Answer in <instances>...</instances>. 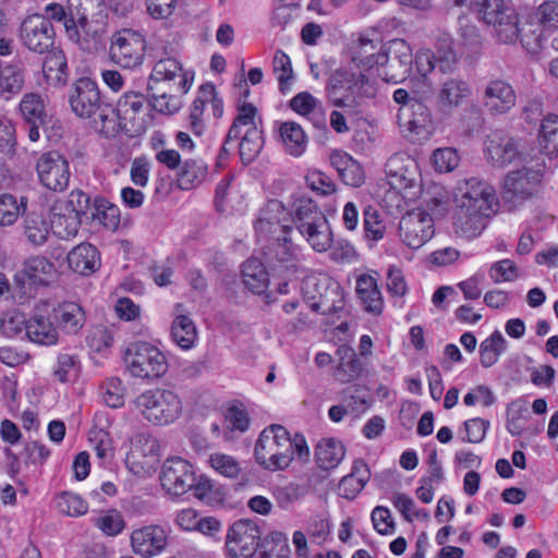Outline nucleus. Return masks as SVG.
Wrapping results in <instances>:
<instances>
[{"label": "nucleus", "mask_w": 558, "mask_h": 558, "mask_svg": "<svg viewBox=\"0 0 558 558\" xmlns=\"http://www.w3.org/2000/svg\"><path fill=\"white\" fill-rule=\"evenodd\" d=\"M454 201L458 207L456 226L468 238L481 234L499 208L495 189L475 177L458 182Z\"/></svg>", "instance_id": "nucleus-1"}, {"label": "nucleus", "mask_w": 558, "mask_h": 558, "mask_svg": "<svg viewBox=\"0 0 558 558\" xmlns=\"http://www.w3.org/2000/svg\"><path fill=\"white\" fill-rule=\"evenodd\" d=\"M256 462L268 471L287 469L296 457L301 461L310 460V448L303 435L290 433L281 425H271L263 429L254 449Z\"/></svg>", "instance_id": "nucleus-2"}, {"label": "nucleus", "mask_w": 558, "mask_h": 558, "mask_svg": "<svg viewBox=\"0 0 558 558\" xmlns=\"http://www.w3.org/2000/svg\"><path fill=\"white\" fill-rule=\"evenodd\" d=\"M326 95L333 107L341 108L348 116H354L359 112L362 99L375 95V88L366 73L342 68L329 77Z\"/></svg>", "instance_id": "nucleus-3"}, {"label": "nucleus", "mask_w": 558, "mask_h": 558, "mask_svg": "<svg viewBox=\"0 0 558 558\" xmlns=\"http://www.w3.org/2000/svg\"><path fill=\"white\" fill-rule=\"evenodd\" d=\"M71 3L83 50L97 49L108 32V8L105 0H68Z\"/></svg>", "instance_id": "nucleus-4"}, {"label": "nucleus", "mask_w": 558, "mask_h": 558, "mask_svg": "<svg viewBox=\"0 0 558 558\" xmlns=\"http://www.w3.org/2000/svg\"><path fill=\"white\" fill-rule=\"evenodd\" d=\"M478 19L493 28L501 44H515L520 37V15L511 0H474Z\"/></svg>", "instance_id": "nucleus-5"}, {"label": "nucleus", "mask_w": 558, "mask_h": 558, "mask_svg": "<svg viewBox=\"0 0 558 558\" xmlns=\"http://www.w3.org/2000/svg\"><path fill=\"white\" fill-rule=\"evenodd\" d=\"M134 404L145 420L159 426L173 423L182 413L181 399L169 389L146 390L135 399Z\"/></svg>", "instance_id": "nucleus-6"}, {"label": "nucleus", "mask_w": 558, "mask_h": 558, "mask_svg": "<svg viewBox=\"0 0 558 558\" xmlns=\"http://www.w3.org/2000/svg\"><path fill=\"white\" fill-rule=\"evenodd\" d=\"M126 369L135 378L158 379L168 372V360L163 352L149 342L129 344L123 354Z\"/></svg>", "instance_id": "nucleus-7"}, {"label": "nucleus", "mask_w": 558, "mask_h": 558, "mask_svg": "<svg viewBox=\"0 0 558 558\" xmlns=\"http://www.w3.org/2000/svg\"><path fill=\"white\" fill-rule=\"evenodd\" d=\"M69 104L80 118L98 116L107 119L110 106L102 99L97 83L89 77L77 78L69 89Z\"/></svg>", "instance_id": "nucleus-8"}, {"label": "nucleus", "mask_w": 558, "mask_h": 558, "mask_svg": "<svg viewBox=\"0 0 558 558\" xmlns=\"http://www.w3.org/2000/svg\"><path fill=\"white\" fill-rule=\"evenodd\" d=\"M484 155L487 162L495 168L525 161L520 142L501 130H495L486 136Z\"/></svg>", "instance_id": "nucleus-9"}, {"label": "nucleus", "mask_w": 558, "mask_h": 558, "mask_svg": "<svg viewBox=\"0 0 558 558\" xmlns=\"http://www.w3.org/2000/svg\"><path fill=\"white\" fill-rule=\"evenodd\" d=\"M375 64L387 65L388 71L385 73V80L397 84L402 82L411 72L413 65V53L410 45L400 38L392 39L388 43L383 53H378Z\"/></svg>", "instance_id": "nucleus-10"}, {"label": "nucleus", "mask_w": 558, "mask_h": 558, "mask_svg": "<svg viewBox=\"0 0 558 558\" xmlns=\"http://www.w3.org/2000/svg\"><path fill=\"white\" fill-rule=\"evenodd\" d=\"M39 182L53 192H63L70 182V166L66 158L57 150L41 154L36 161Z\"/></svg>", "instance_id": "nucleus-11"}, {"label": "nucleus", "mask_w": 558, "mask_h": 558, "mask_svg": "<svg viewBox=\"0 0 558 558\" xmlns=\"http://www.w3.org/2000/svg\"><path fill=\"white\" fill-rule=\"evenodd\" d=\"M145 51V40L138 33L130 29L117 32L111 37L110 59L125 69L142 64Z\"/></svg>", "instance_id": "nucleus-12"}, {"label": "nucleus", "mask_w": 558, "mask_h": 558, "mask_svg": "<svg viewBox=\"0 0 558 558\" xmlns=\"http://www.w3.org/2000/svg\"><path fill=\"white\" fill-rule=\"evenodd\" d=\"M435 233L434 220L428 211L415 208L402 216L399 222V235L410 248H420Z\"/></svg>", "instance_id": "nucleus-13"}, {"label": "nucleus", "mask_w": 558, "mask_h": 558, "mask_svg": "<svg viewBox=\"0 0 558 558\" xmlns=\"http://www.w3.org/2000/svg\"><path fill=\"white\" fill-rule=\"evenodd\" d=\"M258 525L251 520H239L228 531L227 553L232 558H251L257 550L260 539Z\"/></svg>", "instance_id": "nucleus-14"}, {"label": "nucleus", "mask_w": 558, "mask_h": 558, "mask_svg": "<svg viewBox=\"0 0 558 558\" xmlns=\"http://www.w3.org/2000/svg\"><path fill=\"white\" fill-rule=\"evenodd\" d=\"M20 37L23 45L36 53H46L54 48V28L41 14L25 17L20 27Z\"/></svg>", "instance_id": "nucleus-15"}, {"label": "nucleus", "mask_w": 558, "mask_h": 558, "mask_svg": "<svg viewBox=\"0 0 558 558\" xmlns=\"http://www.w3.org/2000/svg\"><path fill=\"white\" fill-rule=\"evenodd\" d=\"M159 480L168 494L182 496L195 485V472L186 460L170 458L163 462Z\"/></svg>", "instance_id": "nucleus-16"}, {"label": "nucleus", "mask_w": 558, "mask_h": 558, "mask_svg": "<svg viewBox=\"0 0 558 558\" xmlns=\"http://www.w3.org/2000/svg\"><path fill=\"white\" fill-rule=\"evenodd\" d=\"M515 104L517 93L508 81L494 78L487 82L482 93V106L489 116H505Z\"/></svg>", "instance_id": "nucleus-17"}, {"label": "nucleus", "mask_w": 558, "mask_h": 558, "mask_svg": "<svg viewBox=\"0 0 558 558\" xmlns=\"http://www.w3.org/2000/svg\"><path fill=\"white\" fill-rule=\"evenodd\" d=\"M522 168L510 171L504 180L502 197L508 202H517L531 196L541 182L539 169L529 166L523 161Z\"/></svg>", "instance_id": "nucleus-18"}, {"label": "nucleus", "mask_w": 558, "mask_h": 558, "mask_svg": "<svg viewBox=\"0 0 558 558\" xmlns=\"http://www.w3.org/2000/svg\"><path fill=\"white\" fill-rule=\"evenodd\" d=\"M193 82V74L183 72L181 63L174 58L160 59L154 65L148 84L170 87V92L185 94Z\"/></svg>", "instance_id": "nucleus-19"}, {"label": "nucleus", "mask_w": 558, "mask_h": 558, "mask_svg": "<svg viewBox=\"0 0 558 558\" xmlns=\"http://www.w3.org/2000/svg\"><path fill=\"white\" fill-rule=\"evenodd\" d=\"M471 94L472 89L468 80L461 75H446L438 83L437 104L440 109L451 111L463 105Z\"/></svg>", "instance_id": "nucleus-20"}, {"label": "nucleus", "mask_w": 558, "mask_h": 558, "mask_svg": "<svg viewBox=\"0 0 558 558\" xmlns=\"http://www.w3.org/2000/svg\"><path fill=\"white\" fill-rule=\"evenodd\" d=\"M131 545L135 554L150 558L159 555L167 546V534L160 525H146L131 534Z\"/></svg>", "instance_id": "nucleus-21"}, {"label": "nucleus", "mask_w": 558, "mask_h": 558, "mask_svg": "<svg viewBox=\"0 0 558 558\" xmlns=\"http://www.w3.org/2000/svg\"><path fill=\"white\" fill-rule=\"evenodd\" d=\"M20 111L28 125V138L37 142L40 137L39 129L48 122L45 100L37 93H27L20 101Z\"/></svg>", "instance_id": "nucleus-22"}, {"label": "nucleus", "mask_w": 558, "mask_h": 558, "mask_svg": "<svg viewBox=\"0 0 558 558\" xmlns=\"http://www.w3.org/2000/svg\"><path fill=\"white\" fill-rule=\"evenodd\" d=\"M57 328L69 335H77L86 322L83 307L75 302L64 301L54 305L51 316Z\"/></svg>", "instance_id": "nucleus-23"}, {"label": "nucleus", "mask_w": 558, "mask_h": 558, "mask_svg": "<svg viewBox=\"0 0 558 558\" xmlns=\"http://www.w3.org/2000/svg\"><path fill=\"white\" fill-rule=\"evenodd\" d=\"M70 268L81 276H92L100 268V255L96 246L82 243L74 247L68 255Z\"/></svg>", "instance_id": "nucleus-24"}, {"label": "nucleus", "mask_w": 558, "mask_h": 558, "mask_svg": "<svg viewBox=\"0 0 558 558\" xmlns=\"http://www.w3.org/2000/svg\"><path fill=\"white\" fill-rule=\"evenodd\" d=\"M330 162L344 184L354 187L363 184V169L349 154L336 150L330 155Z\"/></svg>", "instance_id": "nucleus-25"}, {"label": "nucleus", "mask_w": 558, "mask_h": 558, "mask_svg": "<svg viewBox=\"0 0 558 558\" xmlns=\"http://www.w3.org/2000/svg\"><path fill=\"white\" fill-rule=\"evenodd\" d=\"M345 456L342 442L335 438H323L315 447V461L322 470L337 468Z\"/></svg>", "instance_id": "nucleus-26"}, {"label": "nucleus", "mask_w": 558, "mask_h": 558, "mask_svg": "<svg viewBox=\"0 0 558 558\" xmlns=\"http://www.w3.org/2000/svg\"><path fill=\"white\" fill-rule=\"evenodd\" d=\"M82 225V217L60 209L58 204L51 207V230L60 239L75 238Z\"/></svg>", "instance_id": "nucleus-27"}, {"label": "nucleus", "mask_w": 558, "mask_h": 558, "mask_svg": "<svg viewBox=\"0 0 558 558\" xmlns=\"http://www.w3.org/2000/svg\"><path fill=\"white\" fill-rule=\"evenodd\" d=\"M57 269L54 264L43 255H33L25 258L14 279H44L52 277Z\"/></svg>", "instance_id": "nucleus-28"}, {"label": "nucleus", "mask_w": 558, "mask_h": 558, "mask_svg": "<svg viewBox=\"0 0 558 558\" xmlns=\"http://www.w3.org/2000/svg\"><path fill=\"white\" fill-rule=\"evenodd\" d=\"M47 53L43 64L46 81L53 86L64 85L68 81V63L63 51L52 48Z\"/></svg>", "instance_id": "nucleus-29"}, {"label": "nucleus", "mask_w": 558, "mask_h": 558, "mask_svg": "<svg viewBox=\"0 0 558 558\" xmlns=\"http://www.w3.org/2000/svg\"><path fill=\"white\" fill-rule=\"evenodd\" d=\"M207 175V165L201 159H187L178 169L177 184L183 191L199 185Z\"/></svg>", "instance_id": "nucleus-30"}, {"label": "nucleus", "mask_w": 558, "mask_h": 558, "mask_svg": "<svg viewBox=\"0 0 558 558\" xmlns=\"http://www.w3.org/2000/svg\"><path fill=\"white\" fill-rule=\"evenodd\" d=\"M148 90L153 109L160 113L173 114L182 106V101L177 95L179 92H170V87L148 84Z\"/></svg>", "instance_id": "nucleus-31"}, {"label": "nucleus", "mask_w": 558, "mask_h": 558, "mask_svg": "<svg viewBox=\"0 0 558 558\" xmlns=\"http://www.w3.org/2000/svg\"><path fill=\"white\" fill-rule=\"evenodd\" d=\"M28 338L36 343L51 345L58 341V331L54 323L41 315H35L26 324Z\"/></svg>", "instance_id": "nucleus-32"}, {"label": "nucleus", "mask_w": 558, "mask_h": 558, "mask_svg": "<svg viewBox=\"0 0 558 558\" xmlns=\"http://www.w3.org/2000/svg\"><path fill=\"white\" fill-rule=\"evenodd\" d=\"M24 70L17 63H7L0 74V97L5 100L20 94L24 87Z\"/></svg>", "instance_id": "nucleus-33"}, {"label": "nucleus", "mask_w": 558, "mask_h": 558, "mask_svg": "<svg viewBox=\"0 0 558 558\" xmlns=\"http://www.w3.org/2000/svg\"><path fill=\"white\" fill-rule=\"evenodd\" d=\"M44 15L48 21L60 22L64 26L68 38L74 44L80 46V34L76 27L74 14H72L71 3L68 2V7L64 8L60 3L51 2L46 5Z\"/></svg>", "instance_id": "nucleus-34"}, {"label": "nucleus", "mask_w": 558, "mask_h": 558, "mask_svg": "<svg viewBox=\"0 0 558 558\" xmlns=\"http://www.w3.org/2000/svg\"><path fill=\"white\" fill-rule=\"evenodd\" d=\"M286 150L292 156H301L306 148L307 137L300 124L293 121L283 122L279 129Z\"/></svg>", "instance_id": "nucleus-35"}, {"label": "nucleus", "mask_w": 558, "mask_h": 558, "mask_svg": "<svg viewBox=\"0 0 558 558\" xmlns=\"http://www.w3.org/2000/svg\"><path fill=\"white\" fill-rule=\"evenodd\" d=\"M90 218L106 229L116 231L120 223V209L109 201L96 197L93 202Z\"/></svg>", "instance_id": "nucleus-36"}, {"label": "nucleus", "mask_w": 558, "mask_h": 558, "mask_svg": "<svg viewBox=\"0 0 558 558\" xmlns=\"http://www.w3.org/2000/svg\"><path fill=\"white\" fill-rule=\"evenodd\" d=\"M507 350V340L499 330H495L480 344V362L485 368L495 365Z\"/></svg>", "instance_id": "nucleus-37"}, {"label": "nucleus", "mask_w": 558, "mask_h": 558, "mask_svg": "<svg viewBox=\"0 0 558 558\" xmlns=\"http://www.w3.org/2000/svg\"><path fill=\"white\" fill-rule=\"evenodd\" d=\"M172 340L182 349H191L197 338L194 322L186 315L178 314L171 326Z\"/></svg>", "instance_id": "nucleus-38"}, {"label": "nucleus", "mask_w": 558, "mask_h": 558, "mask_svg": "<svg viewBox=\"0 0 558 558\" xmlns=\"http://www.w3.org/2000/svg\"><path fill=\"white\" fill-rule=\"evenodd\" d=\"M279 276L290 274L301 275L305 279L307 274L295 260V250L286 235L279 238L278 243Z\"/></svg>", "instance_id": "nucleus-39"}, {"label": "nucleus", "mask_w": 558, "mask_h": 558, "mask_svg": "<svg viewBox=\"0 0 558 558\" xmlns=\"http://www.w3.org/2000/svg\"><path fill=\"white\" fill-rule=\"evenodd\" d=\"M146 98L141 93L128 92L117 102L114 112L121 122L133 121L142 112Z\"/></svg>", "instance_id": "nucleus-40"}, {"label": "nucleus", "mask_w": 558, "mask_h": 558, "mask_svg": "<svg viewBox=\"0 0 558 558\" xmlns=\"http://www.w3.org/2000/svg\"><path fill=\"white\" fill-rule=\"evenodd\" d=\"M356 293L366 312L376 315L383 312L384 301L377 281H356Z\"/></svg>", "instance_id": "nucleus-41"}, {"label": "nucleus", "mask_w": 558, "mask_h": 558, "mask_svg": "<svg viewBox=\"0 0 558 558\" xmlns=\"http://www.w3.org/2000/svg\"><path fill=\"white\" fill-rule=\"evenodd\" d=\"M410 112L409 119L404 122L408 129L416 134H421L428 130L432 124L430 112L428 108L418 100H411L409 108H401V114L405 116Z\"/></svg>", "instance_id": "nucleus-42"}, {"label": "nucleus", "mask_w": 558, "mask_h": 558, "mask_svg": "<svg viewBox=\"0 0 558 558\" xmlns=\"http://www.w3.org/2000/svg\"><path fill=\"white\" fill-rule=\"evenodd\" d=\"M264 145L263 133L258 128L247 129L239 144V153L243 163H251L260 153Z\"/></svg>", "instance_id": "nucleus-43"}, {"label": "nucleus", "mask_w": 558, "mask_h": 558, "mask_svg": "<svg viewBox=\"0 0 558 558\" xmlns=\"http://www.w3.org/2000/svg\"><path fill=\"white\" fill-rule=\"evenodd\" d=\"M260 558H289L288 537L281 532H272L260 544Z\"/></svg>", "instance_id": "nucleus-44"}, {"label": "nucleus", "mask_w": 558, "mask_h": 558, "mask_svg": "<svg viewBox=\"0 0 558 558\" xmlns=\"http://www.w3.org/2000/svg\"><path fill=\"white\" fill-rule=\"evenodd\" d=\"M295 219L299 231H302L313 228V226L327 218L314 202L300 199L295 207Z\"/></svg>", "instance_id": "nucleus-45"}, {"label": "nucleus", "mask_w": 558, "mask_h": 558, "mask_svg": "<svg viewBox=\"0 0 558 558\" xmlns=\"http://www.w3.org/2000/svg\"><path fill=\"white\" fill-rule=\"evenodd\" d=\"M300 232L306 236L307 242L317 252H325L331 245L332 233L327 219L319 221L313 228L311 227Z\"/></svg>", "instance_id": "nucleus-46"}, {"label": "nucleus", "mask_w": 558, "mask_h": 558, "mask_svg": "<svg viewBox=\"0 0 558 558\" xmlns=\"http://www.w3.org/2000/svg\"><path fill=\"white\" fill-rule=\"evenodd\" d=\"M338 355L340 360L338 372L344 374L342 380L350 381L357 378L363 371V364L356 357L355 351L349 347H341L338 349Z\"/></svg>", "instance_id": "nucleus-47"}, {"label": "nucleus", "mask_w": 558, "mask_h": 558, "mask_svg": "<svg viewBox=\"0 0 558 558\" xmlns=\"http://www.w3.org/2000/svg\"><path fill=\"white\" fill-rule=\"evenodd\" d=\"M541 145L546 154H558V116L549 114L541 125Z\"/></svg>", "instance_id": "nucleus-48"}, {"label": "nucleus", "mask_w": 558, "mask_h": 558, "mask_svg": "<svg viewBox=\"0 0 558 558\" xmlns=\"http://www.w3.org/2000/svg\"><path fill=\"white\" fill-rule=\"evenodd\" d=\"M24 232L32 244L39 246L47 241L50 229L40 216L32 214L25 218Z\"/></svg>", "instance_id": "nucleus-49"}, {"label": "nucleus", "mask_w": 558, "mask_h": 558, "mask_svg": "<svg viewBox=\"0 0 558 558\" xmlns=\"http://www.w3.org/2000/svg\"><path fill=\"white\" fill-rule=\"evenodd\" d=\"M435 68L446 75H452L458 68L457 53L449 40H441L435 53Z\"/></svg>", "instance_id": "nucleus-50"}, {"label": "nucleus", "mask_w": 558, "mask_h": 558, "mask_svg": "<svg viewBox=\"0 0 558 558\" xmlns=\"http://www.w3.org/2000/svg\"><path fill=\"white\" fill-rule=\"evenodd\" d=\"M272 66L281 93L290 90L293 80V70L289 56L282 50H277L274 56Z\"/></svg>", "instance_id": "nucleus-51"}, {"label": "nucleus", "mask_w": 558, "mask_h": 558, "mask_svg": "<svg viewBox=\"0 0 558 558\" xmlns=\"http://www.w3.org/2000/svg\"><path fill=\"white\" fill-rule=\"evenodd\" d=\"M256 108L252 104L239 107L238 116L228 131V141H236L241 135V128H257L255 123Z\"/></svg>", "instance_id": "nucleus-52"}, {"label": "nucleus", "mask_w": 558, "mask_h": 558, "mask_svg": "<svg viewBox=\"0 0 558 558\" xmlns=\"http://www.w3.org/2000/svg\"><path fill=\"white\" fill-rule=\"evenodd\" d=\"M25 209L26 204L23 203V199L19 204L11 194L0 195V226L13 225Z\"/></svg>", "instance_id": "nucleus-53"}, {"label": "nucleus", "mask_w": 558, "mask_h": 558, "mask_svg": "<svg viewBox=\"0 0 558 558\" xmlns=\"http://www.w3.org/2000/svg\"><path fill=\"white\" fill-rule=\"evenodd\" d=\"M81 364L77 355L61 353L58 355L54 375L61 383L73 380L80 373Z\"/></svg>", "instance_id": "nucleus-54"}, {"label": "nucleus", "mask_w": 558, "mask_h": 558, "mask_svg": "<svg viewBox=\"0 0 558 558\" xmlns=\"http://www.w3.org/2000/svg\"><path fill=\"white\" fill-rule=\"evenodd\" d=\"M57 508L70 517L83 515L87 512V502L76 494L64 492L57 498Z\"/></svg>", "instance_id": "nucleus-55"}, {"label": "nucleus", "mask_w": 558, "mask_h": 558, "mask_svg": "<svg viewBox=\"0 0 558 558\" xmlns=\"http://www.w3.org/2000/svg\"><path fill=\"white\" fill-rule=\"evenodd\" d=\"M208 104V100L204 99L202 93V86L198 89V95L192 102L189 114V128L191 132L195 136H202L206 130L205 122L203 120V114L205 110V106Z\"/></svg>", "instance_id": "nucleus-56"}, {"label": "nucleus", "mask_w": 558, "mask_h": 558, "mask_svg": "<svg viewBox=\"0 0 558 558\" xmlns=\"http://www.w3.org/2000/svg\"><path fill=\"white\" fill-rule=\"evenodd\" d=\"M61 210L77 214L80 217L87 215L88 209L93 208L90 197L82 191H72L66 201L56 202Z\"/></svg>", "instance_id": "nucleus-57"}, {"label": "nucleus", "mask_w": 558, "mask_h": 558, "mask_svg": "<svg viewBox=\"0 0 558 558\" xmlns=\"http://www.w3.org/2000/svg\"><path fill=\"white\" fill-rule=\"evenodd\" d=\"M433 165L438 172H451L460 161V157L454 148H438L433 154Z\"/></svg>", "instance_id": "nucleus-58"}, {"label": "nucleus", "mask_w": 558, "mask_h": 558, "mask_svg": "<svg viewBox=\"0 0 558 558\" xmlns=\"http://www.w3.org/2000/svg\"><path fill=\"white\" fill-rule=\"evenodd\" d=\"M126 388L119 378H110L106 381L104 401L110 408L118 409L124 404Z\"/></svg>", "instance_id": "nucleus-59"}, {"label": "nucleus", "mask_w": 558, "mask_h": 558, "mask_svg": "<svg viewBox=\"0 0 558 558\" xmlns=\"http://www.w3.org/2000/svg\"><path fill=\"white\" fill-rule=\"evenodd\" d=\"M26 320L23 314L19 312H7L0 318V331L13 338L20 335L24 329L26 330Z\"/></svg>", "instance_id": "nucleus-60"}, {"label": "nucleus", "mask_w": 558, "mask_h": 558, "mask_svg": "<svg viewBox=\"0 0 558 558\" xmlns=\"http://www.w3.org/2000/svg\"><path fill=\"white\" fill-rule=\"evenodd\" d=\"M226 422L228 424V428L234 432L244 433L250 427V416L246 409L240 405H231L226 413Z\"/></svg>", "instance_id": "nucleus-61"}, {"label": "nucleus", "mask_w": 558, "mask_h": 558, "mask_svg": "<svg viewBox=\"0 0 558 558\" xmlns=\"http://www.w3.org/2000/svg\"><path fill=\"white\" fill-rule=\"evenodd\" d=\"M210 464L217 472L226 477L235 478L241 472L239 462L228 454L215 453L210 456Z\"/></svg>", "instance_id": "nucleus-62"}, {"label": "nucleus", "mask_w": 558, "mask_h": 558, "mask_svg": "<svg viewBox=\"0 0 558 558\" xmlns=\"http://www.w3.org/2000/svg\"><path fill=\"white\" fill-rule=\"evenodd\" d=\"M364 230L367 238L375 241L383 239L385 233V226L379 220L378 210L372 206L364 209Z\"/></svg>", "instance_id": "nucleus-63"}, {"label": "nucleus", "mask_w": 558, "mask_h": 558, "mask_svg": "<svg viewBox=\"0 0 558 558\" xmlns=\"http://www.w3.org/2000/svg\"><path fill=\"white\" fill-rule=\"evenodd\" d=\"M372 522L374 529L381 535L392 534L395 531V521L388 508L377 506L372 511Z\"/></svg>", "instance_id": "nucleus-64"}]
</instances>
